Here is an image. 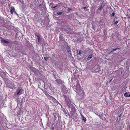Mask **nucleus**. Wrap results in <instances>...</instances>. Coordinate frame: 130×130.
<instances>
[{
    "instance_id": "9d476101",
    "label": "nucleus",
    "mask_w": 130,
    "mask_h": 130,
    "mask_svg": "<svg viewBox=\"0 0 130 130\" xmlns=\"http://www.w3.org/2000/svg\"><path fill=\"white\" fill-rule=\"evenodd\" d=\"M37 37L38 38V42H39V43L41 42V40L40 37L38 35L37 36Z\"/></svg>"
},
{
    "instance_id": "9b49d317",
    "label": "nucleus",
    "mask_w": 130,
    "mask_h": 130,
    "mask_svg": "<svg viewBox=\"0 0 130 130\" xmlns=\"http://www.w3.org/2000/svg\"><path fill=\"white\" fill-rule=\"evenodd\" d=\"M92 57V55H89L87 58V60H89L91 59Z\"/></svg>"
},
{
    "instance_id": "1a4fd4ad",
    "label": "nucleus",
    "mask_w": 130,
    "mask_h": 130,
    "mask_svg": "<svg viewBox=\"0 0 130 130\" xmlns=\"http://www.w3.org/2000/svg\"><path fill=\"white\" fill-rule=\"evenodd\" d=\"M81 118H82V120L84 121V122H85L86 121V118L83 116L82 114L80 113Z\"/></svg>"
},
{
    "instance_id": "6e6552de",
    "label": "nucleus",
    "mask_w": 130,
    "mask_h": 130,
    "mask_svg": "<svg viewBox=\"0 0 130 130\" xmlns=\"http://www.w3.org/2000/svg\"><path fill=\"white\" fill-rule=\"evenodd\" d=\"M15 11V9L14 7H11V9H10V12L11 13V14H13V12H14Z\"/></svg>"
},
{
    "instance_id": "b1692460",
    "label": "nucleus",
    "mask_w": 130,
    "mask_h": 130,
    "mask_svg": "<svg viewBox=\"0 0 130 130\" xmlns=\"http://www.w3.org/2000/svg\"><path fill=\"white\" fill-rule=\"evenodd\" d=\"M57 7V6H52V7L53 8H55Z\"/></svg>"
},
{
    "instance_id": "dca6fc26",
    "label": "nucleus",
    "mask_w": 130,
    "mask_h": 130,
    "mask_svg": "<svg viewBox=\"0 0 130 130\" xmlns=\"http://www.w3.org/2000/svg\"><path fill=\"white\" fill-rule=\"evenodd\" d=\"M68 52L69 53L71 52L70 49V48L69 47H68Z\"/></svg>"
},
{
    "instance_id": "6ab92c4d",
    "label": "nucleus",
    "mask_w": 130,
    "mask_h": 130,
    "mask_svg": "<svg viewBox=\"0 0 130 130\" xmlns=\"http://www.w3.org/2000/svg\"><path fill=\"white\" fill-rule=\"evenodd\" d=\"M64 83L63 82L61 81V80H60V81L59 82V84H63Z\"/></svg>"
},
{
    "instance_id": "2eb2a0df",
    "label": "nucleus",
    "mask_w": 130,
    "mask_h": 130,
    "mask_svg": "<svg viewBox=\"0 0 130 130\" xmlns=\"http://www.w3.org/2000/svg\"><path fill=\"white\" fill-rule=\"evenodd\" d=\"M57 14L58 15H60L62 14V12H58L57 13Z\"/></svg>"
},
{
    "instance_id": "f3484780",
    "label": "nucleus",
    "mask_w": 130,
    "mask_h": 130,
    "mask_svg": "<svg viewBox=\"0 0 130 130\" xmlns=\"http://www.w3.org/2000/svg\"><path fill=\"white\" fill-rule=\"evenodd\" d=\"M82 53V51H79L78 53V55H80Z\"/></svg>"
},
{
    "instance_id": "a211bd4d",
    "label": "nucleus",
    "mask_w": 130,
    "mask_h": 130,
    "mask_svg": "<svg viewBox=\"0 0 130 130\" xmlns=\"http://www.w3.org/2000/svg\"><path fill=\"white\" fill-rule=\"evenodd\" d=\"M115 15V13H113L111 14H110V17H113V16Z\"/></svg>"
},
{
    "instance_id": "aec40b11",
    "label": "nucleus",
    "mask_w": 130,
    "mask_h": 130,
    "mask_svg": "<svg viewBox=\"0 0 130 130\" xmlns=\"http://www.w3.org/2000/svg\"><path fill=\"white\" fill-rule=\"evenodd\" d=\"M8 87L10 88H11L12 87V86H10L8 84L7 85Z\"/></svg>"
},
{
    "instance_id": "39448f33",
    "label": "nucleus",
    "mask_w": 130,
    "mask_h": 130,
    "mask_svg": "<svg viewBox=\"0 0 130 130\" xmlns=\"http://www.w3.org/2000/svg\"><path fill=\"white\" fill-rule=\"evenodd\" d=\"M1 42L3 44L5 43L7 44H8L10 43V42L9 41L6 40L4 39H2L1 40Z\"/></svg>"
},
{
    "instance_id": "393cba45",
    "label": "nucleus",
    "mask_w": 130,
    "mask_h": 130,
    "mask_svg": "<svg viewBox=\"0 0 130 130\" xmlns=\"http://www.w3.org/2000/svg\"><path fill=\"white\" fill-rule=\"evenodd\" d=\"M44 59H45V60H46V61H47V58H46V57H44Z\"/></svg>"
},
{
    "instance_id": "bb28decb",
    "label": "nucleus",
    "mask_w": 130,
    "mask_h": 130,
    "mask_svg": "<svg viewBox=\"0 0 130 130\" xmlns=\"http://www.w3.org/2000/svg\"><path fill=\"white\" fill-rule=\"evenodd\" d=\"M96 1H98V2H99V1H100L101 0H95Z\"/></svg>"
},
{
    "instance_id": "f257e3e1",
    "label": "nucleus",
    "mask_w": 130,
    "mask_h": 130,
    "mask_svg": "<svg viewBox=\"0 0 130 130\" xmlns=\"http://www.w3.org/2000/svg\"><path fill=\"white\" fill-rule=\"evenodd\" d=\"M76 88V92L78 93L79 95L81 94H83L84 92L83 91V88L80 87V86L79 84L78 83H77L75 86L74 85Z\"/></svg>"
},
{
    "instance_id": "0eeeda50",
    "label": "nucleus",
    "mask_w": 130,
    "mask_h": 130,
    "mask_svg": "<svg viewBox=\"0 0 130 130\" xmlns=\"http://www.w3.org/2000/svg\"><path fill=\"white\" fill-rule=\"evenodd\" d=\"M124 96L126 97H130V92L127 93L125 92L124 94Z\"/></svg>"
},
{
    "instance_id": "f8f14e48",
    "label": "nucleus",
    "mask_w": 130,
    "mask_h": 130,
    "mask_svg": "<svg viewBox=\"0 0 130 130\" xmlns=\"http://www.w3.org/2000/svg\"><path fill=\"white\" fill-rule=\"evenodd\" d=\"M103 6L102 5H101L100 6L99 8L98 9L100 11H101L102 9V8H103Z\"/></svg>"
},
{
    "instance_id": "423d86ee",
    "label": "nucleus",
    "mask_w": 130,
    "mask_h": 130,
    "mask_svg": "<svg viewBox=\"0 0 130 130\" xmlns=\"http://www.w3.org/2000/svg\"><path fill=\"white\" fill-rule=\"evenodd\" d=\"M6 74V73L3 72L2 70H1L0 71V76L2 77H3L4 75Z\"/></svg>"
},
{
    "instance_id": "ddd939ff",
    "label": "nucleus",
    "mask_w": 130,
    "mask_h": 130,
    "mask_svg": "<svg viewBox=\"0 0 130 130\" xmlns=\"http://www.w3.org/2000/svg\"><path fill=\"white\" fill-rule=\"evenodd\" d=\"M120 48H116L115 49H113L111 52H113L116 51V50L118 49H120Z\"/></svg>"
},
{
    "instance_id": "4be33fe9",
    "label": "nucleus",
    "mask_w": 130,
    "mask_h": 130,
    "mask_svg": "<svg viewBox=\"0 0 130 130\" xmlns=\"http://www.w3.org/2000/svg\"><path fill=\"white\" fill-rule=\"evenodd\" d=\"M83 8L85 10H86V7H83Z\"/></svg>"
},
{
    "instance_id": "5701e85b",
    "label": "nucleus",
    "mask_w": 130,
    "mask_h": 130,
    "mask_svg": "<svg viewBox=\"0 0 130 130\" xmlns=\"http://www.w3.org/2000/svg\"><path fill=\"white\" fill-rule=\"evenodd\" d=\"M69 101L70 102V100H68V101H67V104H69Z\"/></svg>"
},
{
    "instance_id": "4468645a",
    "label": "nucleus",
    "mask_w": 130,
    "mask_h": 130,
    "mask_svg": "<svg viewBox=\"0 0 130 130\" xmlns=\"http://www.w3.org/2000/svg\"><path fill=\"white\" fill-rule=\"evenodd\" d=\"M44 93L47 96V97L48 98V95H49L47 92L46 91H45L44 92Z\"/></svg>"
},
{
    "instance_id": "20e7f679",
    "label": "nucleus",
    "mask_w": 130,
    "mask_h": 130,
    "mask_svg": "<svg viewBox=\"0 0 130 130\" xmlns=\"http://www.w3.org/2000/svg\"><path fill=\"white\" fill-rule=\"evenodd\" d=\"M23 93V92L22 90V89H20L18 90V91L17 92L16 94L17 95H20L22 94Z\"/></svg>"
},
{
    "instance_id": "cd10ccee",
    "label": "nucleus",
    "mask_w": 130,
    "mask_h": 130,
    "mask_svg": "<svg viewBox=\"0 0 130 130\" xmlns=\"http://www.w3.org/2000/svg\"><path fill=\"white\" fill-rule=\"evenodd\" d=\"M71 10V9H69V8L68 9V10L69 11H70V10Z\"/></svg>"
},
{
    "instance_id": "7ed1b4c3",
    "label": "nucleus",
    "mask_w": 130,
    "mask_h": 130,
    "mask_svg": "<svg viewBox=\"0 0 130 130\" xmlns=\"http://www.w3.org/2000/svg\"><path fill=\"white\" fill-rule=\"evenodd\" d=\"M49 96L48 98L51 100L53 101V102H54L55 103H57V104L58 103V102L57 101V100L55 99L52 96H51V95H48Z\"/></svg>"
},
{
    "instance_id": "412c9836",
    "label": "nucleus",
    "mask_w": 130,
    "mask_h": 130,
    "mask_svg": "<svg viewBox=\"0 0 130 130\" xmlns=\"http://www.w3.org/2000/svg\"><path fill=\"white\" fill-rule=\"evenodd\" d=\"M118 21H116L115 22V24H117L118 23Z\"/></svg>"
},
{
    "instance_id": "a878e982",
    "label": "nucleus",
    "mask_w": 130,
    "mask_h": 130,
    "mask_svg": "<svg viewBox=\"0 0 130 130\" xmlns=\"http://www.w3.org/2000/svg\"><path fill=\"white\" fill-rule=\"evenodd\" d=\"M14 13H15V14L17 15H18V14L16 12H15V11H14Z\"/></svg>"
},
{
    "instance_id": "f03ea898",
    "label": "nucleus",
    "mask_w": 130,
    "mask_h": 130,
    "mask_svg": "<svg viewBox=\"0 0 130 130\" xmlns=\"http://www.w3.org/2000/svg\"><path fill=\"white\" fill-rule=\"evenodd\" d=\"M67 89L66 87L64 85H63L62 87L61 91L64 93H65L67 92Z\"/></svg>"
}]
</instances>
